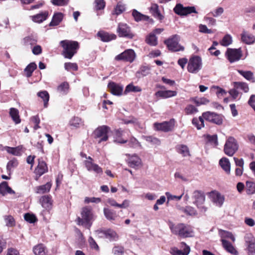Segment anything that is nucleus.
<instances>
[{"instance_id":"1","label":"nucleus","mask_w":255,"mask_h":255,"mask_svg":"<svg viewBox=\"0 0 255 255\" xmlns=\"http://www.w3.org/2000/svg\"><path fill=\"white\" fill-rule=\"evenodd\" d=\"M60 44L63 48L62 55L69 59H72L79 48L78 42L75 41L64 40L60 42Z\"/></svg>"},{"instance_id":"2","label":"nucleus","mask_w":255,"mask_h":255,"mask_svg":"<svg viewBox=\"0 0 255 255\" xmlns=\"http://www.w3.org/2000/svg\"><path fill=\"white\" fill-rule=\"evenodd\" d=\"M81 215V218L78 217L76 219L77 225L90 229L92 225L91 221L93 219L92 208L88 206L83 208Z\"/></svg>"},{"instance_id":"3","label":"nucleus","mask_w":255,"mask_h":255,"mask_svg":"<svg viewBox=\"0 0 255 255\" xmlns=\"http://www.w3.org/2000/svg\"><path fill=\"white\" fill-rule=\"evenodd\" d=\"M239 149L237 140L233 136L227 137L224 146V153L229 156H233Z\"/></svg>"},{"instance_id":"4","label":"nucleus","mask_w":255,"mask_h":255,"mask_svg":"<svg viewBox=\"0 0 255 255\" xmlns=\"http://www.w3.org/2000/svg\"><path fill=\"white\" fill-rule=\"evenodd\" d=\"M99 238L107 239L109 242H116L119 237L116 231L111 229H100L95 231Z\"/></svg>"},{"instance_id":"5","label":"nucleus","mask_w":255,"mask_h":255,"mask_svg":"<svg viewBox=\"0 0 255 255\" xmlns=\"http://www.w3.org/2000/svg\"><path fill=\"white\" fill-rule=\"evenodd\" d=\"M175 126V120L174 119H170L169 121H165L162 123H154L153 128L156 131H161L167 132L172 130Z\"/></svg>"},{"instance_id":"6","label":"nucleus","mask_w":255,"mask_h":255,"mask_svg":"<svg viewBox=\"0 0 255 255\" xmlns=\"http://www.w3.org/2000/svg\"><path fill=\"white\" fill-rule=\"evenodd\" d=\"M117 33L120 37L132 39L134 36L130 27L127 23L123 22L119 23L117 28Z\"/></svg>"},{"instance_id":"7","label":"nucleus","mask_w":255,"mask_h":255,"mask_svg":"<svg viewBox=\"0 0 255 255\" xmlns=\"http://www.w3.org/2000/svg\"><path fill=\"white\" fill-rule=\"evenodd\" d=\"M202 66V59L198 56H194L190 58L188 63V71L192 73H197L201 70Z\"/></svg>"},{"instance_id":"8","label":"nucleus","mask_w":255,"mask_h":255,"mask_svg":"<svg viewBox=\"0 0 255 255\" xmlns=\"http://www.w3.org/2000/svg\"><path fill=\"white\" fill-rule=\"evenodd\" d=\"M192 199L193 203L195 204L201 212H205L207 208L203 206L205 200L204 193L201 191L196 190L193 193Z\"/></svg>"},{"instance_id":"9","label":"nucleus","mask_w":255,"mask_h":255,"mask_svg":"<svg viewBox=\"0 0 255 255\" xmlns=\"http://www.w3.org/2000/svg\"><path fill=\"white\" fill-rule=\"evenodd\" d=\"M225 55L230 63H234L239 61L243 56L241 48H228Z\"/></svg>"},{"instance_id":"10","label":"nucleus","mask_w":255,"mask_h":255,"mask_svg":"<svg viewBox=\"0 0 255 255\" xmlns=\"http://www.w3.org/2000/svg\"><path fill=\"white\" fill-rule=\"evenodd\" d=\"M181 238H188L192 236L193 229L188 225L180 223L176 226V233Z\"/></svg>"},{"instance_id":"11","label":"nucleus","mask_w":255,"mask_h":255,"mask_svg":"<svg viewBox=\"0 0 255 255\" xmlns=\"http://www.w3.org/2000/svg\"><path fill=\"white\" fill-rule=\"evenodd\" d=\"M110 128L107 126H102L97 128L93 132V135L95 138H100L99 143L102 141H107L108 139L107 135Z\"/></svg>"},{"instance_id":"12","label":"nucleus","mask_w":255,"mask_h":255,"mask_svg":"<svg viewBox=\"0 0 255 255\" xmlns=\"http://www.w3.org/2000/svg\"><path fill=\"white\" fill-rule=\"evenodd\" d=\"M202 117L205 120L220 125L223 123V116L214 112H206L202 114Z\"/></svg>"},{"instance_id":"13","label":"nucleus","mask_w":255,"mask_h":255,"mask_svg":"<svg viewBox=\"0 0 255 255\" xmlns=\"http://www.w3.org/2000/svg\"><path fill=\"white\" fill-rule=\"evenodd\" d=\"M135 58V53L132 49H127L122 53L118 55L115 57V60L118 61H124L132 62Z\"/></svg>"},{"instance_id":"14","label":"nucleus","mask_w":255,"mask_h":255,"mask_svg":"<svg viewBox=\"0 0 255 255\" xmlns=\"http://www.w3.org/2000/svg\"><path fill=\"white\" fill-rule=\"evenodd\" d=\"M84 164L89 171H93L99 174L103 173V169L98 164L93 162V159L91 156H88L87 160L84 161Z\"/></svg>"},{"instance_id":"15","label":"nucleus","mask_w":255,"mask_h":255,"mask_svg":"<svg viewBox=\"0 0 255 255\" xmlns=\"http://www.w3.org/2000/svg\"><path fill=\"white\" fill-rule=\"evenodd\" d=\"M192 13H197L195 6L184 7L182 4H176V14L185 16Z\"/></svg>"},{"instance_id":"16","label":"nucleus","mask_w":255,"mask_h":255,"mask_svg":"<svg viewBox=\"0 0 255 255\" xmlns=\"http://www.w3.org/2000/svg\"><path fill=\"white\" fill-rule=\"evenodd\" d=\"M209 197L212 202L219 207H222L225 201L224 196L217 191H213L210 192Z\"/></svg>"},{"instance_id":"17","label":"nucleus","mask_w":255,"mask_h":255,"mask_svg":"<svg viewBox=\"0 0 255 255\" xmlns=\"http://www.w3.org/2000/svg\"><path fill=\"white\" fill-rule=\"evenodd\" d=\"M39 202L42 207L49 213L53 206V200L50 195H44L40 197Z\"/></svg>"},{"instance_id":"18","label":"nucleus","mask_w":255,"mask_h":255,"mask_svg":"<svg viewBox=\"0 0 255 255\" xmlns=\"http://www.w3.org/2000/svg\"><path fill=\"white\" fill-rule=\"evenodd\" d=\"M108 87L111 93L116 96H121L123 92L124 87L123 85L111 82L108 84Z\"/></svg>"},{"instance_id":"19","label":"nucleus","mask_w":255,"mask_h":255,"mask_svg":"<svg viewBox=\"0 0 255 255\" xmlns=\"http://www.w3.org/2000/svg\"><path fill=\"white\" fill-rule=\"evenodd\" d=\"M126 155L128 157L127 162L130 167L135 168L141 165V160L136 154H127Z\"/></svg>"},{"instance_id":"20","label":"nucleus","mask_w":255,"mask_h":255,"mask_svg":"<svg viewBox=\"0 0 255 255\" xmlns=\"http://www.w3.org/2000/svg\"><path fill=\"white\" fill-rule=\"evenodd\" d=\"M241 41L248 45H251L255 43V36L248 32L243 30L241 34Z\"/></svg>"},{"instance_id":"21","label":"nucleus","mask_w":255,"mask_h":255,"mask_svg":"<svg viewBox=\"0 0 255 255\" xmlns=\"http://www.w3.org/2000/svg\"><path fill=\"white\" fill-rule=\"evenodd\" d=\"M97 35L103 42H109L112 40L116 39L117 38L116 34L109 33L104 31H99Z\"/></svg>"},{"instance_id":"22","label":"nucleus","mask_w":255,"mask_h":255,"mask_svg":"<svg viewBox=\"0 0 255 255\" xmlns=\"http://www.w3.org/2000/svg\"><path fill=\"white\" fill-rule=\"evenodd\" d=\"M48 167L46 163L38 159V164L35 169V173L38 177L41 176L42 175L47 172Z\"/></svg>"},{"instance_id":"23","label":"nucleus","mask_w":255,"mask_h":255,"mask_svg":"<svg viewBox=\"0 0 255 255\" xmlns=\"http://www.w3.org/2000/svg\"><path fill=\"white\" fill-rule=\"evenodd\" d=\"M49 15L48 11H43L37 14L31 16V19L35 22L41 23L45 20Z\"/></svg>"},{"instance_id":"24","label":"nucleus","mask_w":255,"mask_h":255,"mask_svg":"<svg viewBox=\"0 0 255 255\" xmlns=\"http://www.w3.org/2000/svg\"><path fill=\"white\" fill-rule=\"evenodd\" d=\"M33 252L35 255H48V250L42 244H39L33 248Z\"/></svg>"},{"instance_id":"25","label":"nucleus","mask_w":255,"mask_h":255,"mask_svg":"<svg viewBox=\"0 0 255 255\" xmlns=\"http://www.w3.org/2000/svg\"><path fill=\"white\" fill-rule=\"evenodd\" d=\"M218 233L219 236L221 239V241L222 243L223 240H226V239H230L233 242L235 241V237L233 235V234L230 232L223 230L222 229H219L218 230Z\"/></svg>"},{"instance_id":"26","label":"nucleus","mask_w":255,"mask_h":255,"mask_svg":"<svg viewBox=\"0 0 255 255\" xmlns=\"http://www.w3.org/2000/svg\"><path fill=\"white\" fill-rule=\"evenodd\" d=\"M132 15L133 17L134 20L136 22H139L142 20L148 21L150 19L148 16L142 14L135 9L132 10Z\"/></svg>"},{"instance_id":"27","label":"nucleus","mask_w":255,"mask_h":255,"mask_svg":"<svg viewBox=\"0 0 255 255\" xmlns=\"http://www.w3.org/2000/svg\"><path fill=\"white\" fill-rule=\"evenodd\" d=\"M150 72V67L147 65L141 66L139 70L136 72L135 75L136 77L140 78L148 75Z\"/></svg>"},{"instance_id":"28","label":"nucleus","mask_w":255,"mask_h":255,"mask_svg":"<svg viewBox=\"0 0 255 255\" xmlns=\"http://www.w3.org/2000/svg\"><path fill=\"white\" fill-rule=\"evenodd\" d=\"M219 164L227 174L230 173L231 164L229 159L226 157L222 158L219 161Z\"/></svg>"},{"instance_id":"29","label":"nucleus","mask_w":255,"mask_h":255,"mask_svg":"<svg viewBox=\"0 0 255 255\" xmlns=\"http://www.w3.org/2000/svg\"><path fill=\"white\" fill-rule=\"evenodd\" d=\"M180 249H176V255H188L190 252V248L185 243L182 242L180 245Z\"/></svg>"},{"instance_id":"30","label":"nucleus","mask_w":255,"mask_h":255,"mask_svg":"<svg viewBox=\"0 0 255 255\" xmlns=\"http://www.w3.org/2000/svg\"><path fill=\"white\" fill-rule=\"evenodd\" d=\"M63 18V14L61 12L55 13L52 17L51 21L49 23V26H54L59 24Z\"/></svg>"},{"instance_id":"31","label":"nucleus","mask_w":255,"mask_h":255,"mask_svg":"<svg viewBox=\"0 0 255 255\" xmlns=\"http://www.w3.org/2000/svg\"><path fill=\"white\" fill-rule=\"evenodd\" d=\"M175 95V92L170 90L158 91L155 93L156 97H159L162 99H165L174 96Z\"/></svg>"},{"instance_id":"32","label":"nucleus","mask_w":255,"mask_h":255,"mask_svg":"<svg viewBox=\"0 0 255 255\" xmlns=\"http://www.w3.org/2000/svg\"><path fill=\"white\" fill-rule=\"evenodd\" d=\"M222 244L226 251L233 255H238V252L231 243L227 240H223Z\"/></svg>"},{"instance_id":"33","label":"nucleus","mask_w":255,"mask_h":255,"mask_svg":"<svg viewBox=\"0 0 255 255\" xmlns=\"http://www.w3.org/2000/svg\"><path fill=\"white\" fill-rule=\"evenodd\" d=\"M52 184L50 182H47L44 185L37 186L35 188V192L37 194H44L48 192L51 188Z\"/></svg>"},{"instance_id":"34","label":"nucleus","mask_w":255,"mask_h":255,"mask_svg":"<svg viewBox=\"0 0 255 255\" xmlns=\"http://www.w3.org/2000/svg\"><path fill=\"white\" fill-rule=\"evenodd\" d=\"M149 11L152 15L155 18L160 20H161L163 18V16L160 13L158 6L157 4H152L149 8Z\"/></svg>"},{"instance_id":"35","label":"nucleus","mask_w":255,"mask_h":255,"mask_svg":"<svg viewBox=\"0 0 255 255\" xmlns=\"http://www.w3.org/2000/svg\"><path fill=\"white\" fill-rule=\"evenodd\" d=\"M9 115L12 120L16 124L20 123L21 120L19 116V112L17 109L14 108H11L9 109Z\"/></svg>"},{"instance_id":"36","label":"nucleus","mask_w":255,"mask_h":255,"mask_svg":"<svg viewBox=\"0 0 255 255\" xmlns=\"http://www.w3.org/2000/svg\"><path fill=\"white\" fill-rule=\"evenodd\" d=\"M104 214L106 219L110 221L115 220L117 217L116 211L109 208L104 209Z\"/></svg>"},{"instance_id":"37","label":"nucleus","mask_w":255,"mask_h":255,"mask_svg":"<svg viewBox=\"0 0 255 255\" xmlns=\"http://www.w3.org/2000/svg\"><path fill=\"white\" fill-rule=\"evenodd\" d=\"M22 41L25 46L32 47L36 44L37 39L35 37L31 35L24 37Z\"/></svg>"},{"instance_id":"38","label":"nucleus","mask_w":255,"mask_h":255,"mask_svg":"<svg viewBox=\"0 0 255 255\" xmlns=\"http://www.w3.org/2000/svg\"><path fill=\"white\" fill-rule=\"evenodd\" d=\"M5 149L8 153L15 156H20L21 154L22 147L20 146H18L15 147L5 146Z\"/></svg>"},{"instance_id":"39","label":"nucleus","mask_w":255,"mask_h":255,"mask_svg":"<svg viewBox=\"0 0 255 255\" xmlns=\"http://www.w3.org/2000/svg\"><path fill=\"white\" fill-rule=\"evenodd\" d=\"M165 44L168 49L171 51H175V35H172V37L165 40Z\"/></svg>"},{"instance_id":"40","label":"nucleus","mask_w":255,"mask_h":255,"mask_svg":"<svg viewBox=\"0 0 255 255\" xmlns=\"http://www.w3.org/2000/svg\"><path fill=\"white\" fill-rule=\"evenodd\" d=\"M234 88L238 90H241L245 93H247L249 91V87L246 83L242 82H234Z\"/></svg>"},{"instance_id":"41","label":"nucleus","mask_w":255,"mask_h":255,"mask_svg":"<svg viewBox=\"0 0 255 255\" xmlns=\"http://www.w3.org/2000/svg\"><path fill=\"white\" fill-rule=\"evenodd\" d=\"M238 72L247 80L251 81L252 82H255V79L252 72L250 71H243L241 70H238Z\"/></svg>"},{"instance_id":"42","label":"nucleus","mask_w":255,"mask_h":255,"mask_svg":"<svg viewBox=\"0 0 255 255\" xmlns=\"http://www.w3.org/2000/svg\"><path fill=\"white\" fill-rule=\"evenodd\" d=\"M37 96L43 100L44 102V107L47 108L49 100L48 93L46 91H41L37 93Z\"/></svg>"},{"instance_id":"43","label":"nucleus","mask_w":255,"mask_h":255,"mask_svg":"<svg viewBox=\"0 0 255 255\" xmlns=\"http://www.w3.org/2000/svg\"><path fill=\"white\" fill-rule=\"evenodd\" d=\"M142 90L141 88L137 86H134L132 83L128 85L125 90V94H127L129 92H139Z\"/></svg>"},{"instance_id":"44","label":"nucleus","mask_w":255,"mask_h":255,"mask_svg":"<svg viewBox=\"0 0 255 255\" xmlns=\"http://www.w3.org/2000/svg\"><path fill=\"white\" fill-rule=\"evenodd\" d=\"M37 68L36 64L32 62L28 64L26 67L24 69V72L26 73V75L27 77H30L31 76L33 72L35 69Z\"/></svg>"},{"instance_id":"45","label":"nucleus","mask_w":255,"mask_h":255,"mask_svg":"<svg viewBox=\"0 0 255 255\" xmlns=\"http://www.w3.org/2000/svg\"><path fill=\"white\" fill-rule=\"evenodd\" d=\"M146 43L151 46H156L157 44V39L154 33H150L145 40Z\"/></svg>"},{"instance_id":"46","label":"nucleus","mask_w":255,"mask_h":255,"mask_svg":"<svg viewBox=\"0 0 255 255\" xmlns=\"http://www.w3.org/2000/svg\"><path fill=\"white\" fill-rule=\"evenodd\" d=\"M246 192L247 194L255 193V182L252 181L246 182Z\"/></svg>"},{"instance_id":"47","label":"nucleus","mask_w":255,"mask_h":255,"mask_svg":"<svg viewBox=\"0 0 255 255\" xmlns=\"http://www.w3.org/2000/svg\"><path fill=\"white\" fill-rule=\"evenodd\" d=\"M192 124L198 129H200L204 126V118L203 117H199V119L194 118L192 120Z\"/></svg>"},{"instance_id":"48","label":"nucleus","mask_w":255,"mask_h":255,"mask_svg":"<svg viewBox=\"0 0 255 255\" xmlns=\"http://www.w3.org/2000/svg\"><path fill=\"white\" fill-rule=\"evenodd\" d=\"M123 134V130H122L121 129H117L115 131V137L114 141L119 143H126L128 140H124L120 137L122 136Z\"/></svg>"},{"instance_id":"49","label":"nucleus","mask_w":255,"mask_h":255,"mask_svg":"<svg viewBox=\"0 0 255 255\" xmlns=\"http://www.w3.org/2000/svg\"><path fill=\"white\" fill-rule=\"evenodd\" d=\"M4 220L6 226L12 227L15 226V221L14 218L11 215L4 216Z\"/></svg>"},{"instance_id":"50","label":"nucleus","mask_w":255,"mask_h":255,"mask_svg":"<svg viewBox=\"0 0 255 255\" xmlns=\"http://www.w3.org/2000/svg\"><path fill=\"white\" fill-rule=\"evenodd\" d=\"M245 241L247 246L255 245V238L252 234H247L245 236Z\"/></svg>"},{"instance_id":"51","label":"nucleus","mask_w":255,"mask_h":255,"mask_svg":"<svg viewBox=\"0 0 255 255\" xmlns=\"http://www.w3.org/2000/svg\"><path fill=\"white\" fill-rule=\"evenodd\" d=\"M233 42L232 37L230 34L225 35L222 40L220 41L221 45L224 46H228Z\"/></svg>"},{"instance_id":"52","label":"nucleus","mask_w":255,"mask_h":255,"mask_svg":"<svg viewBox=\"0 0 255 255\" xmlns=\"http://www.w3.org/2000/svg\"><path fill=\"white\" fill-rule=\"evenodd\" d=\"M18 165V161L16 159H13L8 162L6 165V169L10 174L12 169Z\"/></svg>"},{"instance_id":"53","label":"nucleus","mask_w":255,"mask_h":255,"mask_svg":"<svg viewBox=\"0 0 255 255\" xmlns=\"http://www.w3.org/2000/svg\"><path fill=\"white\" fill-rule=\"evenodd\" d=\"M206 138L207 141L214 147H216L218 145V137L217 134L212 135H207Z\"/></svg>"},{"instance_id":"54","label":"nucleus","mask_w":255,"mask_h":255,"mask_svg":"<svg viewBox=\"0 0 255 255\" xmlns=\"http://www.w3.org/2000/svg\"><path fill=\"white\" fill-rule=\"evenodd\" d=\"M69 88V84L67 82H63L58 87L57 90L62 94H66L68 92Z\"/></svg>"},{"instance_id":"55","label":"nucleus","mask_w":255,"mask_h":255,"mask_svg":"<svg viewBox=\"0 0 255 255\" xmlns=\"http://www.w3.org/2000/svg\"><path fill=\"white\" fill-rule=\"evenodd\" d=\"M192 101L194 102V103L197 106H200L202 105H206L209 102V101L207 98L205 97H202V98H194L193 99Z\"/></svg>"},{"instance_id":"56","label":"nucleus","mask_w":255,"mask_h":255,"mask_svg":"<svg viewBox=\"0 0 255 255\" xmlns=\"http://www.w3.org/2000/svg\"><path fill=\"white\" fill-rule=\"evenodd\" d=\"M70 125L75 128H79L83 125L82 120L78 117H73L70 121Z\"/></svg>"},{"instance_id":"57","label":"nucleus","mask_w":255,"mask_h":255,"mask_svg":"<svg viewBox=\"0 0 255 255\" xmlns=\"http://www.w3.org/2000/svg\"><path fill=\"white\" fill-rule=\"evenodd\" d=\"M178 152L183 156H190L188 147L186 145H180L178 147Z\"/></svg>"},{"instance_id":"58","label":"nucleus","mask_w":255,"mask_h":255,"mask_svg":"<svg viewBox=\"0 0 255 255\" xmlns=\"http://www.w3.org/2000/svg\"><path fill=\"white\" fill-rule=\"evenodd\" d=\"M218 45V43L217 41H214L211 47H210L208 50L211 55L218 56L220 54V51L219 50H216L215 46Z\"/></svg>"},{"instance_id":"59","label":"nucleus","mask_w":255,"mask_h":255,"mask_svg":"<svg viewBox=\"0 0 255 255\" xmlns=\"http://www.w3.org/2000/svg\"><path fill=\"white\" fill-rule=\"evenodd\" d=\"M65 69L67 71L73 70L76 71L78 70V67L76 63L66 62L64 64Z\"/></svg>"},{"instance_id":"60","label":"nucleus","mask_w":255,"mask_h":255,"mask_svg":"<svg viewBox=\"0 0 255 255\" xmlns=\"http://www.w3.org/2000/svg\"><path fill=\"white\" fill-rule=\"evenodd\" d=\"M88 243L90 246V247L95 250L96 251H99L100 248L95 240L92 237H90L88 239Z\"/></svg>"},{"instance_id":"61","label":"nucleus","mask_w":255,"mask_h":255,"mask_svg":"<svg viewBox=\"0 0 255 255\" xmlns=\"http://www.w3.org/2000/svg\"><path fill=\"white\" fill-rule=\"evenodd\" d=\"M9 186L6 182L3 181L0 184V194L2 195H5L7 192Z\"/></svg>"},{"instance_id":"62","label":"nucleus","mask_w":255,"mask_h":255,"mask_svg":"<svg viewBox=\"0 0 255 255\" xmlns=\"http://www.w3.org/2000/svg\"><path fill=\"white\" fill-rule=\"evenodd\" d=\"M25 221L29 223H34L37 221L36 217L33 214L26 213L24 216Z\"/></svg>"},{"instance_id":"63","label":"nucleus","mask_w":255,"mask_h":255,"mask_svg":"<svg viewBox=\"0 0 255 255\" xmlns=\"http://www.w3.org/2000/svg\"><path fill=\"white\" fill-rule=\"evenodd\" d=\"M180 209L183 210L185 213L190 216H193L197 214L196 210L190 206L186 207L185 209L180 208Z\"/></svg>"},{"instance_id":"64","label":"nucleus","mask_w":255,"mask_h":255,"mask_svg":"<svg viewBox=\"0 0 255 255\" xmlns=\"http://www.w3.org/2000/svg\"><path fill=\"white\" fill-rule=\"evenodd\" d=\"M128 145L132 148H137L140 146V143L134 137H131L128 141Z\"/></svg>"}]
</instances>
